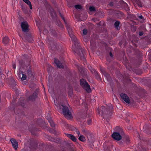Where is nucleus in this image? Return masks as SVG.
<instances>
[{
  "label": "nucleus",
  "mask_w": 151,
  "mask_h": 151,
  "mask_svg": "<svg viewBox=\"0 0 151 151\" xmlns=\"http://www.w3.org/2000/svg\"><path fill=\"white\" fill-rule=\"evenodd\" d=\"M66 27L69 35L71 38L75 46V48H73V50L79 55L81 60L85 62L86 60L84 54V51L81 49L77 39L73 34L71 28L68 25H67Z\"/></svg>",
  "instance_id": "f257e3e1"
},
{
  "label": "nucleus",
  "mask_w": 151,
  "mask_h": 151,
  "mask_svg": "<svg viewBox=\"0 0 151 151\" xmlns=\"http://www.w3.org/2000/svg\"><path fill=\"white\" fill-rule=\"evenodd\" d=\"M21 26L24 32V37L25 40L29 42L32 43L33 41V37L32 36L31 34L29 32V29L27 22L26 21L22 22Z\"/></svg>",
  "instance_id": "f03ea898"
},
{
  "label": "nucleus",
  "mask_w": 151,
  "mask_h": 151,
  "mask_svg": "<svg viewBox=\"0 0 151 151\" xmlns=\"http://www.w3.org/2000/svg\"><path fill=\"white\" fill-rule=\"evenodd\" d=\"M56 106L58 110H61L62 109L63 114L67 119H70L72 118L71 112L67 106L63 104H59V106L56 105Z\"/></svg>",
  "instance_id": "7ed1b4c3"
},
{
  "label": "nucleus",
  "mask_w": 151,
  "mask_h": 151,
  "mask_svg": "<svg viewBox=\"0 0 151 151\" xmlns=\"http://www.w3.org/2000/svg\"><path fill=\"white\" fill-rule=\"evenodd\" d=\"M101 109H97L98 113L103 116L104 118H109L112 114L111 112L110 109V107H107L105 108L104 106H102L101 107Z\"/></svg>",
  "instance_id": "20e7f679"
},
{
  "label": "nucleus",
  "mask_w": 151,
  "mask_h": 151,
  "mask_svg": "<svg viewBox=\"0 0 151 151\" xmlns=\"http://www.w3.org/2000/svg\"><path fill=\"white\" fill-rule=\"evenodd\" d=\"M115 130L119 132H114L112 135V137L115 140L119 141L122 138V136L124 134L122 129L119 127L117 126L115 128Z\"/></svg>",
  "instance_id": "39448f33"
},
{
  "label": "nucleus",
  "mask_w": 151,
  "mask_h": 151,
  "mask_svg": "<svg viewBox=\"0 0 151 151\" xmlns=\"http://www.w3.org/2000/svg\"><path fill=\"white\" fill-rule=\"evenodd\" d=\"M80 83L81 86L87 92L89 93L91 92V90L90 88V86L85 80L83 79L80 80Z\"/></svg>",
  "instance_id": "423d86ee"
},
{
  "label": "nucleus",
  "mask_w": 151,
  "mask_h": 151,
  "mask_svg": "<svg viewBox=\"0 0 151 151\" xmlns=\"http://www.w3.org/2000/svg\"><path fill=\"white\" fill-rule=\"evenodd\" d=\"M120 96L122 99L126 103L128 104L129 103L130 100L126 94L122 93L120 94Z\"/></svg>",
  "instance_id": "0eeeda50"
},
{
  "label": "nucleus",
  "mask_w": 151,
  "mask_h": 151,
  "mask_svg": "<svg viewBox=\"0 0 151 151\" xmlns=\"http://www.w3.org/2000/svg\"><path fill=\"white\" fill-rule=\"evenodd\" d=\"M10 141L14 149L15 150H17L18 146V144L16 140L12 138L10 139Z\"/></svg>",
  "instance_id": "6e6552de"
},
{
  "label": "nucleus",
  "mask_w": 151,
  "mask_h": 151,
  "mask_svg": "<svg viewBox=\"0 0 151 151\" xmlns=\"http://www.w3.org/2000/svg\"><path fill=\"white\" fill-rule=\"evenodd\" d=\"M143 130L147 134H151V132H149L150 131H151V128L150 125L148 124H145L143 127Z\"/></svg>",
  "instance_id": "1a4fd4ad"
},
{
  "label": "nucleus",
  "mask_w": 151,
  "mask_h": 151,
  "mask_svg": "<svg viewBox=\"0 0 151 151\" xmlns=\"http://www.w3.org/2000/svg\"><path fill=\"white\" fill-rule=\"evenodd\" d=\"M54 60V62L57 67L60 68H63L64 67L60 61L56 58H55Z\"/></svg>",
  "instance_id": "9d476101"
},
{
  "label": "nucleus",
  "mask_w": 151,
  "mask_h": 151,
  "mask_svg": "<svg viewBox=\"0 0 151 151\" xmlns=\"http://www.w3.org/2000/svg\"><path fill=\"white\" fill-rule=\"evenodd\" d=\"M37 93L36 92H34L33 94L30 96L29 98V99L31 101H34L35 100V99L37 97Z\"/></svg>",
  "instance_id": "9b49d317"
},
{
  "label": "nucleus",
  "mask_w": 151,
  "mask_h": 151,
  "mask_svg": "<svg viewBox=\"0 0 151 151\" xmlns=\"http://www.w3.org/2000/svg\"><path fill=\"white\" fill-rule=\"evenodd\" d=\"M65 134L71 140L73 141H76L77 139L74 135L70 134L65 133Z\"/></svg>",
  "instance_id": "f8f14e48"
},
{
  "label": "nucleus",
  "mask_w": 151,
  "mask_h": 151,
  "mask_svg": "<svg viewBox=\"0 0 151 151\" xmlns=\"http://www.w3.org/2000/svg\"><path fill=\"white\" fill-rule=\"evenodd\" d=\"M22 72L18 73V75L19 78L21 79L22 81H24L26 79L27 76L26 75L23 74Z\"/></svg>",
  "instance_id": "ddd939ff"
},
{
  "label": "nucleus",
  "mask_w": 151,
  "mask_h": 151,
  "mask_svg": "<svg viewBox=\"0 0 151 151\" xmlns=\"http://www.w3.org/2000/svg\"><path fill=\"white\" fill-rule=\"evenodd\" d=\"M82 131L83 134L86 136L88 137V136H90L91 135V133L89 131L85 129H83Z\"/></svg>",
  "instance_id": "4468645a"
},
{
  "label": "nucleus",
  "mask_w": 151,
  "mask_h": 151,
  "mask_svg": "<svg viewBox=\"0 0 151 151\" xmlns=\"http://www.w3.org/2000/svg\"><path fill=\"white\" fill-rule=\"evenodd\" d=\"M9 39L7 37L5 36L2 39V42L3 44L6 45L9 43Z\"/></svg>",
  "instance_id": "2eb2a0df"
},
{
  "label": "nucleus",
  "mask_w": 151,
  "mask_h": 151,
  "mask_svg": "<svg viewBox=\"0 0 151 151\" xmlns=\"http://www.w3.org/2000/svg\"><path fill=\"white\" fill-rule=\"evenodd\" d=\"M47 119L48 120V122L50 124V126L52 127H54L55 126V124L51 119L50 117L47 118Z\"/></svg>",
  "instance_id": "dca6fc26"
},
{
  "label": "nucleus",
  "mask_w": 151,
  "mask_h": 151,
  "mask_svg": "<svg viewBox=\"0 0 151 151\" xmlns=\"http://www.w3.org/2000/svg\"><path fill=\"white\" fill-rule=\"evenodd\" d=\"M24 2L25 3H26L29 6L30 9H32V5L31 4L30 1L29 0H23Z\"/></svg>",
  "instance_id": "f3484780"
},
{
  "label": "nucleus",
  "mask_w": 151,
  "mask_h": 151,
  "mask_svg": "<svg viewBox=\"0 0 151 151\" xmlns=\"http://www.w3.org/2000/svg\"><path fill=\"white\" fill-rule=\"evenodd\" d=\"M124 141H125L126 144H127L130 143V140L129 137L127 136H125L124 138Z\"/></svg>",
  "instance_id": "a211bd4d"
},
{
  "label": "nucleus",
  "mask_w": 151,
  "mask_h": 151,
  "mask_svg": "<svg viewBox=\"0 0 151 151\" xmlns=\"http://www.w3.org/2000/svg\"><path fill=\"white\" fill-rule=\"evenodd\" d=\"M78 139L80 141L84 142L86 141L85 137L83 135H81L78 138Z\"/></svg>",
  "instance_id": "6ab92c4d"
},
{
  "label": "nucleus",
  "mask_w": 151,
  "mask_h": 151,
  "mask_svg": "<svg viewBox=\"0 0 151 151\" xmlns=\"http://www.w3.org/2000/svg\"><path fill=\"white\" fill-rule=\"evenodd\" d=\"M120 22L119 21H116L114 23V26L115 28L117 29H120V28H118L119 26V25Z\"/></svg>",
  "instance_id": "aec40b11"
},
{
  "label": "nucleus",
  "mask_w": 151,
  "mask_h": 151,
  "mask_svg": "<svg viewBox=\"0 0 151 151\" xmlns=\"http://www.w3.org/2000/svg\"><path fill=\"white\" fill-rule=\"evenodd\" d=\"M104 75L107 78L108 81L110 80L111 78L109 74L106 72Z\"/></svg>",
  "instance_id": "412c9836"
},
{
  "label": "nucleus",
  "mask_w": 151,
  "mask_h": 151,
  "mask_svg": "<svg viewBox=\"0 0 151 151\" xmlns=\"http://www.w3.org/2000/svg\"><path fill=\"white\" fill-rule=\"evenodd\" d=\"M90 70L91 71V72L94 75V74L97 72L94 69L92 68L91 67V68H89Z\"/></svg>",
  "instance_id": "4be33fe9"
},
{
  "label": "nucleus",
  "mask_w": 151,
  "mask_h": 151,
  "mask_svg": "<svg viewBox=\"0 0 151 151\" xmlns=\"http://www.w3.org/2000/svg\"><path fill=\"white\" fill-rule=\"evenodd\" d=\"M89 10L91 12H95L96 11L95 8L93 6H91L89 7Z\"/></svg>",
  "instance_id": "5701e85b"
},
{
  "label": "nucleus",
  "mask_w": 151,
  "mask_h": 151,
  "mask_svg": "<svg viewBox=\"0 0 151 151\" xmlns=\"http://www.w3.org/2000/svg\"><path fill=\"white\" fill-rule=\"evenodd\" d=\"M136 3L138 4V5L141 7H142V4L140 1L139 0H136Z\"/></svg>",
  "instance_id": "b1692460"
},
{
  "label": "nucleus",
  "mask_w": 151,
  "mask_h": 151,
  "mask_svg": "<svg viewBox=\"0 0 151 151\" xmlns=\"http://www.w3.org/2000/svg\"><path fill=\"white\" fill-rule=\"evenodd\" d=\"M50 14L52 17H53L56 16V13L53 10H52L50 12Z\"/></svg>",
  "instance_id": "393cba45"
},
{
  "label": "nucleus",
  "mask_w": 151,
  "mask_h": 151,
  "mask_svg": "<svg viewBox=\"0 0 151 151\" xmlns=\"http://www.w3.org/2000/svg\"><path fill=\"white\" fill-rule=\"evenodd\" d=\"M27 75L29 77H31L32 75V71L30 70H27Z\"/></svg>",
  "instance_id": "a878e982"
},
{
  "label": "nucleus",
  "mask_w": 151,
  "mask_h": 151,
  "mask_svg": "<svg viewBox=\"0 0 151 151\" xmlns=\"http://www.w3.org/2000/svg\"><path fill=\"white\" fill-rule=\"evenodd\" d=\"M19 62L20 66L22 67L24 65V63L22 60H19Z\"/></svg>",
  "instance_id": "bb28decb"
},
{
  "label": "nucleus",
  "mask_w": 151,
  "mask_h": 151,
  "mask_svg": "<svg viewBox=\"0 0 151 151\" xmlns=\"http://www.w3.org/2000/svg\"><path fill=\"white\" fill-rule=\"evenodd\" d=\"M94 75L97 79L100 80L101 79V77L99 76L97 72L96 73L94 74Z\"/></svg>",
  "instance_id": "cd10ccee"
},
{
  "label": "nucleus",
  "mask_w": 151,
  "mask_h": 151,
  "mask_svg": "<svg viewBox=\"0 0 151 151\" xmlns=\"http://www.w3.org/2000/svg\"><path fill=\"white\" fill-rule=\"evenodd\" d=\"M75 8L77 9H82V6L80 5H76L75 6Z\"/></svg>",
  "instance_id": "c85d7f7f"
},
{
  "label": "nucleus",
  "mask_w": 151,
  "mask_h": 151,
  "mask_svg": "<svg viewBox=\"0 0 151 151\" xmlns=\"http://www.w3.org/2000/svg\"><path fill=\"white\" fill-rule=\"evenodd\" d=\"M100 70L102 73L104 75L106 73V72L105 70L102 67H101L100 68Z\"/></svg>",
  "instance_id": "c756f323"
},
{
  "label": "nucleus",
  "mask_w": 151,
  "mask_h": 151,
  "mask_svg": "<svg viewBox=\"0 0 151 151\" xmlns=\"http://www.w3.org/2000/svg\"><path fill=\"white\" fill-rule=\"evenodd\" d=\"M60 16L62 18V19L63 20L64 22L66 23L65 19L63 16V15L61 14V13L59 12Z\"/></svg>",
  "instance_id": "7c9ffc66"
},
{
  "label": "nucleus",
  "mask_w": 151,
  "mask_h": 151,
  "mask_svg": "<svg viewBox=\"0 0 151 151\" xmlns=\"http://www.w3.org/2000/svg\"><path fill=\"white\" fill-rule=\"evenodd\" d=\"M74 130V131L76 132V134L78 135H79L80 134V132L76 128H75Z\"/></svg>",
  "instance_id": "2f4dec72"
},
{
  "label": "nucleus",
  "mask_w": 151,
  "mask_h": 151,
  "mask_svg": "<svg viewBox=\"0 0 151 151\" xmlns=\"http://www.w3.org/2000/svg\"><path fill=\"white\" fill-rule=\"evenodd\" d=\"M83 33L84 35H86L87 33V30L86 29H84L83 31Z\"/></svg>",
  "instance_id": "473e14b6"
},
{
  "label": "nucleus",
  "mask_w": 151,
  "mask_h": 151,
  "mask_svg": "<svg viewBox=\"0 0 151 151\" xmlns=\"http://www.w3.org/2000/svg\"><path fill=\"white\" fill-rule=\"evenodd\" d=\"M92 122V120L91 119H89L87 121V123L89 125Z\"/></svg>",
  "instance_id": "72a5a7b5"
},
{
  "label": "nucleus",
  "mask_w": 151,
  "mask_h": 151,
  "mask_svg": "<svg viewBox=\"0 0 151 151\" xmlns=\"http://www.w3.org/2000/svg\"><path fill=\"white\" fill-rule=\"evenodd\" d=\"M78 69L79 71H80L81 73L82 74L83 72V69L81 67L79 68Z\"/></svg>",
  "instance_id": "f704fd0d"
},
{
  "label": "nucleus",
  "mask_w": 151,
  "mask_h": 151,
  "mask_svg": "<svg viewBox=\"0 0 151 151\" xmlns=\"http://www.w3.org/2000/svg\"><path fill=\"white\" fill-rule=\"evenodd\" d=\"M40 122H42V123L43 124H45V125L46 126L47 124L46 123H45L44 121H42L41 120H39Z\"/></svg>",
  "instance_id": "c9c22d12"
},
{
  "label": "nucleus",
  "mask_w": 151,
  "mask_h": 151,
  "mask_svg": "<svg viewBox=\"0 0 151 151\" xmlns=\"http://www.w3.org/2000/svg\"><path fill=\"white\" fill-rule=\"evenodd\" d=\"M16 66V65L15 63H12V67H13V68L14 69H15Z\"/></svg>",
  "instance_id": "e433bc0d"
},
{
  "label": "nucleus",
  "mask_w": 151,
  "mask_h": 151,
  "mask_svg": "<svg viewBox=\"0 0 151 151\" xmlns=\"http://www.w3.org/2000/svg\"><path fill=\"white\" fill-rule=\"evenodd\" d=\"M143 34H144V33L143 32H140L139 33V35L140 36H142V35H143Z\"/></svg>",
  "instance_id": "4c0bfd02"
},
{
  "label": "nucleus",
  "mask_w": 151,
  "mask_h": 151,
  "mask_svg": "<svg viewBox=\"0 0 151 151\" xmlns=\"http://www.w3.org/2000/svg\"><path fill=\"white\" fill-rule=\"evenodd\" d=\"M138 17L140 19H142L143 18V17L141 15L140 16H138Z\"/></svg>",
  "instance_id": "58836bf2"
},
{
  "label": "nucleus",
  "mask_w": 151,
  "mask_h": 151,
  "mask_svg": "<svg viewBox=\"0 0 151 151\" xmlns=\"http://www.w3.org/2000/svg\"><path fill=\"white\" fill-rule=\"evenodd\" d=\"M109 55H110V56H111V57H113L112 54V53L111 52H109Z\"/></svg>",
  "instance_id": "ea45409f"
},
{
  "label": "nucleus",
  "mask_w": 151,
  "mask_h": 151,
  "mask_svg": "<svg viewBox=\"0 0 151 151\" xmlns=\"http://www.w3.org/2000/svg\"><path fill=\"white\" fill-rule=\"evenodd\" d=\"M109 4L110 6H112L113 4V3L112 2H110Z\"/></svg>",
  "instance_id": "a19ab883"
},
{
  "label": "nucleus",
  "mask_w": 151,
  "mask_h": 151,
  "mask_svg": "<svg viewBox=\"0 0 151 151\" xmlns=\"http://www.w3.org/2000/svg\"><path fill=\"white\" fill-rule=\"evenodd\" d=\"M46 118L47 119V118H49V117H50L51 118V117H50L49 114H47V115L46 116Z\"/></svg>",
  "instance_id": "79ce46f5"
},
{
  "label": "nucleus",
  "mask_w": 151,
  "mask_h": 151,
  "mask_svg": "<svg viewBox=\"0 0 151 151\" xmlns=\"http://www.w3.org/2000/svg\"><path fill=\"white\" fill-rule=\"evenodd\" d=\"M32 85H33V87H35V85L34 84H32ZM32 85H30V87L31 88H32V86H31Z\"/></svg>",
  "instance_id": "37998d69"
},
{
  "label": "nucleus",
  "mask_w": 151,
  "mask_h": 151,
  "mask_svg": "<svg viewBox=\"0 0 151 151\" xmlns=\"http://www.w3.org/2000/svg\"><path fill=\"white\" fill-rule=\"evenodd\" d=\"M126 10L127 11H128L129 10V9L128 7H127V8Z\"/></svg>",
  "instance_id": "c03bdc74"
},
{
  "label": "nucleus",
  "mask_w": 151,
  "mask_h": 151,
  "mask_svg": "<svg viewBox=\"0 0 151 151\" xmlns=\"http://www.w3.org/2000/svg\"><path fill=\"white\" fill-rule=\"evenodd\" d=\"M11 81H12L13 82H15L14 80L12 78H11Z\"/></svg>",
  "instance_id": "a18cd8bd"
},
{
  "label": "nucleus",
  "mask_w": 151,
  "mask_h": 151,
  "mask_svg": "<svg viewBox=\"0 0 151 151\" xmlns=\"http://www.w3.org/2000/svg\"><path fill=\"white\" fill-rule=\"evenodd\" d=\"M130 16H131V17L132 16V17H133V18L134 17H135V15H131V14H130Z\"/></svg>",
  "instance_id": "49530a36"
},
{
  "label": "nucleus",
  "mask_w": 151,
  "mask_h": 151,
  "mask_svg": "<svg viewBox=\"0 0 151 151\" xmlns=\"http://www.w3.org/2000/svg\"><path fill=\"white\" fill-rule=\"evenodd\" d=\"M1 84H2V85H3V84H4V83H2L1 82Z\"/></svg>",
  "instance_id": "de8ad7c7"
},
{
  "label": "nucleus",
  "mask_w": 151,
  "mask_h": 151,
  "mask_svg": "<svg viewBox=\"0 0 151 151\" xmlns=\"http://www.w3.org/2000/svg\"><path fill=\"white\" fill-rule=\"evenodd\" d=\"M90 43H91V45L92 44V41H91Z\"/></svg>",
  "instance_id": "09e8293b"
},
{
  "label": "nucleus",
  "mask_w": 151,
  "mask_h": 151,
  "mask_svg": "<svg viewBox=\"0 0 151 151\" xmlns=\"http://www.w3.org/2000/svg\"><path fill=\"white\" fill-rule=\"evenodd\" d=\"M50 69L51 70L52 68L51 66H50Z\"/></svg>",
  "instance_id": "8fccbe9b"
},
{
  "label": "nucleus",
  "mask_w": 151,
  "mask_h": 151,
  "mask_svg": "<svg viewBox=\"0 0 151 151\" xmlns=\"http://www.w3.org/2000/svg\"><path fill=\"white\" fill-rule=\"evenodd\" d=\"M30 37H29V36H28V38L29 39H30Z\"/></svg>",
  "instance_id": "3c124183"
},
{
  "label": "nucleus",
  "mask_w": 151,
  "mask_h": 151,
  "mask_svg": "<svg viewBox=\"0 0 151 151\" xmlns=\"http://www.w3.org/2000/svg\"><path fill=\"white\" fill-rule=\"evenodd\" d=\"M71 94H72V93L71 92L70 94V96H71Z\"/></svg>",
  "instance_id": "603ef678"
},
{
  "label": "nucleus",
  "mask_w": 151,
  "mask_h": 151,
  "mask_svg": "<svg viewBox=\"0 0 151 151\" xmlns=\"http://www.w3.org/2000/svg\"><path fill=\"white\" fill-rule=\"evenodd\" d=\"M72 151H76L75 150H72Z\"/></svg>",
  "instance_id": "864d4df0"
},
{
  "label": "nucleus",
  "mask_w": 151,
  "mask_h": 151,
  "mask_svg": "<svg viewBox=\"0 0 151 151\" xmlns=\"http://www.w3.org/2000/svg\"><path fill=\"white\" fill-rule=\"evenodd\" d=\"M41 127H43V125H41Z\"/></svg>",
  "instance_id": "5fc2aeb1"
},
{
  "label": "nucleus",
  "mask_w": 151,
  "mask_h": 151,
  "mask_svg": "<svg viewBox=\"0 0 151 151\" xmlns=\"http://www.w3.org/2000/svg\"><path fill=\"white\" fill-rule=\"evenodd\" d=\"M19 35V36L20 37H21V36L20 35Z\"/></svg>",
  "instance_id": "6e6d98bb"
},
{
  "label": "nucleus",
  "mask_w": 151,
  "mask_h": 151,
  "mask_svg": "<svg viewBox=\"0 0 151 151\" xmlns=\"http://www.w3.org/2000/svg\"><path fill=\"white\" fill-rule=\"evenodd\" d=\"M100 23H101V22H100L99 23V24Z\"/></svg>",
  "instance_id": "4d7b16f0"
},
{
  "label": "nucleus",
  "mask_w": 151,
  "mask_h": 151,
  "mask_svg": "<svg viewBox=\"0 0 151 151\" xmlns=\"http://www.w3.org/2000/svg\"><path fill=\"white\" fill-rule=\"evenodd\" d=\"M61 25V27H62V26H63L62 25V24Z\"/></svg>",
  "instance_id": "13d9d810"
}]
</instances>
